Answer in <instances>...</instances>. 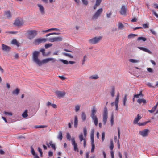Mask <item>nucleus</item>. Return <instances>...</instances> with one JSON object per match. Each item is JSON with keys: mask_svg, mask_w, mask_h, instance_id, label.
Masks as SVG:
<instances>
[{"mask_svg": "<svg viewBox=\"0 0 158 158\" xmlns=\"http://www.w3.org/2000/svg\"><path fill=\"white\" fill-rule=\"evenodd\" d=\"M110 93L111 96L112 97H114L115 94V88L114 87H112Z\"/></svg>", "mask_w": 158, "mask_h": 158, "instance_id": "nucleus-32", "label": "nucleus"}, {"mask_svg": "<svg viewBox=\"0 0 158 158\" xmlns=\"http://www.w3.org/2000/svg\"><path fill=\"white\" fill-rule=\"evenodd\" d=\"M71 136L70 134L69 133H67L66 134V138L67 139L70 141L71 140Z\"/></svg>", "mask_w": 158, "mask_h": 158, "instance_id": "nucleus-48", "label": "nucleus"}, {"mask_svg": "<svg viewBox=\"0 0 158 158\" xmlns=\"http://www.w3.org/2000/svg\"><path fill=\"white\" fill-rule=\"evenodd\" d=\"M108 112L107 108L106 107H105L104 108V110L103 114V124L105 125L106 124L107 120L108 118Z\"/></svg>", "mask_w": 158, "mask_h": 158, "instance_id": "nucleus-7", "label": "nucleus"}, {"mask_svg": "<svg viewBox=\"0 0 158 158\" xmlns=\"http://www.w3.org/2000/svg\"><path fill=\"white\" fill-rule=\"evenodd\" d=\"M94 137H90L91 139V144H94Z\"/></svg>", "mask_w": 158, "mask_h": 158, "instance_id": "nucleus-62", "label": "nucleus"}, {"mask_svg": "<svg viewBox=\"0 0 158 158\" xmlns=\"http://www.w3.org/2000/svg\"><path fill=\"white\" fill-rule=\"evenodd\" d=\"M127 94H125L124 95V98L123 101V104L124 106H125L126 105V101L127 100Z\"/></svg>", "mask_w": 158, "mask_h": 158, "instance_id": "nucleus-42", "label": "nucleus"}, {"mask_svg": "<svg viewBox=\"0 0 158 158\" xmlns=\"http://www.w3.org/2000/svg\"><path fill=\"white\" fill-rule=\"evenodd\" d=\"M94 122L95 126H97L98 123V120L96 116L91 117Z\"/></svg>", "mask_w": 158, "mask_h": 158, "instance_id": "nucleus-23", "label": "nucleus"}, {"mask_svg": "<svg viewBox=\"0 0 158 158\" xmlns=\"http://www.w3.org/2000/svg\"><path fill=\"white\" fill-rule=\"evenodd\" d=\"M48 40V39H47L41 38L35 39L33 41V43L35 45H36L40 43H44Z\"/></svg>", "mask_w": 158, "mask_h": 158, "instance_id": "nucleus-5", "label": "nucleus"}, {"mask_svg": "<svg viewBox=\"0 0 158 158\" xmlns=\"http://www.w3.org/2000/svg\"><path fill=\"white\" fill-rule=\"evenodd\" d=\"M2 50L6 51H9L10 50V48L4 44H2Z\"/></svg>", "mask_w": 158, "mask_h": 158, "instance_id": "nucleus-19", "label": "nucleus"}, {"mask_svg": "<svg viewBox=\"0 0 158 158\" xmlns=\"http://www.w3.org/2000/svg\"><path fill=\"white\" fill-rule=\"evenodd\" d=\"M138 35L135 34H129L128 36V38H133L136 36H137Z\"/></svg>", "mask_w": 158, "mask_h": 158, "instance_id": "nucleus-44", "label": "nucleus"}, {"mask_svg": "<svg viewBox=\"0 0 158 158\" xmlns=\"http://www.w3.org/2000/svg\"><path fill=\"white\" fill-rule=\"evenodd\" d=\"M149 131L148 129H144V130L139 131V134L143 137H146L148 136Z\"/></svg>", "mask_w": 158, "mask_h": 158, "instance_id": "nucleus-10", "label": "nucleus"}, {"mask_svg": "<svg viewBox=\"0 0 158 158\" xmlns=\"http://www.w3.org/2000/svg\"><path fill=\"white\" fill-rule=\"evenodd\" d=\"M11 44L17 48L19 47L20 45V43L15 39L12 40L11 42Z\"/></svg>", "mask_w": 158, "mask_h": 158, "instance_id": "nucleus-13", "label": "nucleus"}, {"mask_svg": "<svg viewBox=\"0 0 158 158\" xmlns=\"http://www.w3.org/2000/svg\"><path fill=\"white\" fill-rule=\"evenodd\" d=\"M142 40L144 41L146 40V39L143 37H139L137 39L138 40Z\"/></svg>", "mask_w": 158, "mask_h": 158, "instance_id": "nucleus-49", "label": "nucleus"}, {"mask_svg": "<svg viewBox=\"0 0 158 158\" xmlns=\"http://www.w3.org/2000/svg\"><path fill=\"white\" fill-rule=\"evenodd\" d=\"M90 137H94V130H93L92 131L91 134L90 135Z\"/></svg>", "mask_w": 158, "mask_h": 158, "instance_id": "nucleus-63", "label": "nucleus"}, {"mask_svg": "<svg viewBox=\"0 0 158 158\" xmlns=\"http://www.w3.org/2000/svg\"><path fill=\"white\" fill-rule=\"evenodd\" d=\"M80 106V105H77L75 106V111L76 112H77L79 111Z\"/></svg>", "mask_w": 158, "mask_h": 158, "instance_id": "nucleus-37", "label": "nucleus"}, {"mask_svg": "<svg viewBox=\"0 0 158 158\" xmlns=\"http://www.w3.org/2000/svg\"><path fill=\"white\" fill-rule=\"evenodd\" d=\"M78 122V120L77 117V116H75L74 119V127L75 128H77V126Z\"/></svg>", "mask_w": 158, "mask_h": 158, "instance_id": "nucleus-24", "label": "nucleus"}, {"mask_svg": "<svg viewBox=\"0 0 158 158\" xmlns=\"http://www.w3.org/2000/svg\"><path fill=\"white\" fill-rule=\"evenodd\" d=\"M49 144L52 148L54 150L56 149V148L55 147V144L53 143L52 142V141L50 142Z\"/></svg>", "mask_w": 158, "mask_h": 158, "instance_id": "nucleus-41", "label": "nucleus"}, {"mask_svg": "<svg viewBox=\"0 0 158 158\" xmlns=\"http://www.w3.org/2000/svg\"><path fill=\"white\" fill-rule=\"evenodd\" d=\"M101 1L102 0H96V5H98L99 6Z\"/></svg>", "mask_w": 158, "mask_h": 158, "instance_id": "nucleus-60", "label": "nucleus"}, {"mask_svg": "<svg viewBox=\"0 0 158 158\" xmlns=\"http://www.w3.org/2000/svg\"><path fill=\"white\" fill-rule=\"evenodd\" d=\"M110 122L111 125L112 126L113 125L114 123V115L113 114H112L111 115Z\"/></svg>", "mask_w": 158, "mask_h": 158, "instance_id": "nucleus-46", "label": "nucleus"}, {"mask_svg": "<svg viewBox=\"0 0 158 158\" xmlns=\"http://www.w3.org/2000/svg\"><path fill=\"white\" fill-rule=\"evenodd\" d=\"M138 48L149 54H151L152 53V52L150 50L145 48L143 47H138Z\"/></svg>", "mask_w": 158, "mask_h": 158, "instance_id": "nucleus-18", "label": "nucleus"}, {"mask_svg": "<svg viewBox=\"0 0 158 158\" xmlns=\"http://www.w3.org/2000/svg\"><path fill=\"white\" fill-rule=\"evenodd\" d=\"M38 149L39 152H40V156H42L43 153L42 149L40 147H38Z\"/></svg>", "mask_w": 158, "mask_h": 158, "instance_id": "nucleus-52", "label": "nucleus"}, {"mask_svg": "<svg viewBox=\"0 0 158 158\" xmlns=\"http://www.w3.org/2000/svg\"><path fill=\"white\" fill-rule=\"evenodd\" d=\"M46 106L48 107H49L50 106H51L53 108L56 109L57 108V105L55 104H52L50 102L48 101L46 104Z\"/></svg>", "mask_w": 158, "mask_h": 158, "instance_id": "nucleus-17", "label": "nucleus"}, {"mask_svg": "<svg viewBox=\"0 0 158 158\" xmlns=\"http://www.w3.org/2000/svg\"><path fill=\"white\" fill-rule=\"evenodd\" d=\"M112 15V13L110 12L109 13H107L106 14V16L107 18H109L111 17V16Z\"/></svg>", "mask_w": 158, "mask_h": 158, "instance_id": "nucleus-61", "label": "nucleus"}, {"mask_svg": "<svg viewBox=\"0 0 158 158\" xmlns=\"http://www.w3.org/2000/svg\"><path fill=\"white\" fill-rule=\"evenodd\" d=\"M48 154L49 156H52L53 155V152L52 151H49Z\"/></svg>", "mask_w": 158, "mask_h": 158, "instance_id": "nucleus-64", "label": "nucleus"}, {"mask_svg": "<svg viewBox=\"0 0 158 158\" xmlns=\"http://www.w3.org/2000/svg\"><path fill=\"white\" fill-rule=\"evenodd\" d=\"M40 53L38 51H35L32 53V59L33 61L38 66H41L42 64L47 63L49 62V58L44 59L41 61L38 58Z\"/></svg>", "mask_w": 158, "mask_h": 158, "instance_id": "nucleus-1", "label": "nucleus"}, {"mask_svg": "<svg viewBox=\"0 0 158 158\" xmlns=\"http://www.w3.org/2000/svg\"><path fill=\"white\" fill-rule=\"evenodd\" d=\"M140 95H142V97L143 96L142 92H140L139 94H135L134 95V98H139V96Z\"/></svg>", "mask_w": 158, "mask_h": 158, "instance_id": "nucleus-43", "label": "nucleus"}, {"mask_svg": "<svg viewBox=\"0 0 158 158\" xmlns=\"http://www.w3.org/2000/svg\"><path fill=\"white\" fill-rule=\"evenodd\" d=\"M114 148V144L113 142V140H111L110 141V148L111 150H112Z\"/></svg>", "mask_w": 158, "mask_h": 158, "instance_id": "nucleus-45", "label": "nucleus"}, {"mask_svg": "<svg viewBox=\"0 0 158 158\" xmlns=\"http://www.w3.org/2000/svg\"><path fill=\"white\" fill-rule=\"evenodd\" d=\"M49 62L50 61H52V63H54L56 61V59L52 57L49 58Z\"/></svg>", "mask_w": 158, "mask_h": 158, "instance_id": "nucleus-51", "label": "nucleus"}, {"mask_svg": "<svg viewBox=\"0 0 158 158\" xmlns=\"http://www.w3.org/2000/svg\"><path fill=\"white\" fill-rule=\"evenodd\" d=\"M102 11L103 9L102 8L98 9L93 15L92 18V19L93 20H96L100 16Z\"/></svg>", "mask_w": 158, "mask_h": 158, "instance_id": "nucleus-3", "label": "nucleus"}, {"mask_svg": "<svg viewBox=\"0 0 158 158\" xmlns=\"http://www.w3.org/2000/svg\"><path fill=\"white\" fill-rule=\"evenodd\" d=\"M124 25L122 24V23L119 22L118 23V29H122L124 28Z\"/></svg>", "mask_w": 158, "mask_h": 158, "instance_id": "nucleus-28", "label": "nucleus"}, {"mask_svg": "<svg viewBox=\"0 0 158 158\" xmlns=\"http://www.w3.org/2000/svg\"><path fill=\"white\" fill-rule=\"evenodd\" d=\"M147 70L148 71L151 73H152L153 72V69L150 68H147Z\"/></svg>", "mask_w": 158, "mask_h": 158, "instance_id": "nucleus-55", "label": "nucleus"}, {"mask_svg": "<svg viewBox=\"0 0 158 158\" xmlns=\"http://www.w3.org/2000/svg\"><path fill=\"white\" fill-rule=\"evenodd\" d=\"M37 6L39 8V10L42 15H44L45 13L44 8L41 5L37 4Z\"/></svg>", "mask_w": 158, "mask_h": 158, "instance_id": "nucleus-16", "label": "nucleus"}, {"mask_svg": "<svg viewBox=\"0 0 158 158\" xmlns=\"http://www.w3.org/2000/svg\"><path fill=\"white\" fill-rule=\"evenodd\" d=\"M4 16L6 18H9L10 17V11H6L4 12Z\"/></svg>", "mask_w": 158, "mask_h": 158, "instance_id": "nucleus-31", "label": "nucleus"}, {"mask_svg": "<svg viewBox=\"0 0 158 158\" xmlns=\"http://www.w3.org/2000/svg\"><path fill=\"white\" fill-rule=\"evenodd\" d=\"M87 59V56L86 55H85L83 57V59L82 60V64L83 65L85 64V62L86 60Z\"/></svg>", "mask_w": 158, "mask_h": 158, "instance_id": "nucleus-34", "label": "nucleus"}, {"mask_svg": "<svg viewBox=\"0 0 158 158\" xmlns=\"http://www.w3.org/2000/svg\"><path fill=\"white\" fill-rule=\"evenodd\" d=\"M40 51L42 53L43 55L44 56H45V50L44 49L42 48L40 49Z\"/></svg>", "mask_w": 158, "mask_h": 158, "instance_id": "nucleus-54", "label": "nucleus"}, {"mask_svg": "<svg viewBox=\"0 0 158 158\" xmlns=\"http://www.w3.org/2000/svg\"><path fill=\"white\" fill-rule=\"evenodd\" d=\"M102 11L103 9L102 8L98 9L93 15L92 18V19L93 20H96L100 16Z\"/></svg>", "mask_w": 158, "mask_h": 158, "instance_id": "nucleus-4", "label": "nucleus"}, {"mask_svg": "<svg viewBox=\"0 0 158 158\" xmlns=\"http://www.w3.org/2000/svg\"><path fill=\"white\" fill-rule=\"evenodd\" d=\"M62 54L64 56L68 57L71 58H73V56L70 53L63 52L62 53Z\"/></svg>", "mask_w": 158, "mask_h": 158, "instance_id": "nucleus-26", "label": "nucleus"}, {"mask_svg": "<svg viewBox=\"0 0 158 158\" xmlns=\"http://www.w3.org/2000/svg\"><path fill=\"white\" fill-rule=\"evenodd\" d=\"M137 102L140 104L142 102L144 104H145L147 101L146 100L144 99H139L137 100Z\"/></svg>", "mask_w": 158, "mask_h": 158, "instance_id": "nucleus-25", "label": "nucleus"}, {"mask_svg": "<svg viewBox=\"0 0 158 158\" xmlns=\"http://www.w3.org/2000/svg\"><path fill=\"white\" fill-rule=\"evenodd\" d=\"M82 119L83 121L86 119V114L84 112L82 113Z\"/></svg>", "mask_w": 158, "mask_h": 158, "instance_id": "nucleus-38", "label": "nucleus"}, {"mask_svg": "<svg viewBox=\"0 0 158 158\" xmlns=\"http://www.w3.org/2000/svg\"><path fill=\"white\" fill-rule=\"evenodd\" d=\"M63 37L62 36H59L53 38H51L48 39V40L51 42H60L62 41Z\"/></svg>", "mask_w": 158, "mask_h": 158, "instance_id": "nucleus-8", "label": "nucleus"}, {"mask_svg": "<svg viewBox=\"0 0 158 158\" xmlns=\"http://www.w3.org/2000/svg\"><path fill=\"white\" fill-rule=\"evenodd\" d=\"M60 34V33H56V32H53V33H49L48 34H47L46 35V37H47L48 36H50L51 35H53V34H55L56 35H59Z\"/></svg>", "mask_w": 158, "mask_h": 158, "instance_id": "nucleus-39", "label": "nucleus"}, {"mask_svg": "<svg viewBox=\"0 0 158 158\" xmlns=\"http://www.w3.org/2000/svg\"><path fill=\"white\" fill-rule=\"evenodd\" d=\"M79 138L81 142L83 140L84 142V140H85V138H84L83 135L82 134H81L79 135Z\"/></svg>", "mask_w": 158, "mask_h": 158, "instance_id": "nucleus-33", "label": "nucleus"}, {"mask_svg": "<svg viewBox=\"0 0 158 158\" xmlns=\"http://www.w3.org/2000/svg\"><path fill=\"white\" fill-rule=\"evenodd\" d=\"M59 61L62 62L65 64H68L69 63V62L68 61L63 59H59Z\"/></svg>", "mask_w": 158, "mask_h": 158, "instance_id": "nucleus-36", "label": "nucleus"}, {"mask_svg": "<svg viewBox=\"0 0 158 158\" xmlns=\"http://www.w3.org/2000/svg\"><path fill=\"white\" fill-rule=\"evenodd\" d=\"M96 111L97 110L95 107V106H94L92 110H91L90 116L92 117L96 116L95 114L96 112Z\"/></svg>", "mask_w": 158, "mask_h": 158, "instance_id": "nucleus-21", "label": "nucleus"}, {"mask_svg": "<svg viewBox=\"0 0 158 158\" xmlns=\"http://www.w3.org/2000/svg\"><path fill=\"white\" fill-rule=\"evenodd\" d=\"M27 34L28 39L31 40L36 36L38 32L35 30H30L27 31Z\"/></svg>", "mask_w": 158, "mask_h": 158, "instance_id": "nucleus-2", "label": "nucleus"}, {"mask_svg": "<svg viewBox=\"0 0 158 158\" xmlns=\"http://www.w3.org/2000/svg\"><path fill=\"white\" fill-rule=\"evenodd\" d=\"M27 110H26L22 114V116L24 118H25L27 117L28 116L27 114Z\"/></svg>", "mask_w": 158, "mask_h": 158, "instance_id": "nucleus-30", "label": "nucleus"}, {"mask_svg": "<svg viewBox=\"0 0 158 158\" xmlns=\"http://www.w3.org/2000/svg\"><path fill=\"white\" fill-rule=\"evenodd\" d=\"M62 137L63 136L62 132L61 131H60L59 132L58 136L57 138L58 139L61 140L62 139Z\"/></svg>", "mask_w": 158, "mask_h": 158, "instance_id": "nucleus-35", "label": "nucleus"}, {"mask_svg": "<svg viewBox=\"0 0 158 158\" xmlns=\"http://www.w3.org/2000/svg\"><path fill=\"white\" fill-rule=\"evenodd\" d=\"M34 127L36 128H44L46 127V126L45 125H36Z\"/></svg>", "mask_w": 158, "mask_h": 158, "instance_id": "nucleus-40", "label": "nucleus"}, {"mask_svg": "<svg viewBox=\"0 0 158 158\" xmlns=\"http://www.w3.org/2000/svg\"><path fill=\"white\" fill-rule=\"evenodd\" d=\"M129 62L135 63H137L139 62V60H136L132 59H130L129 60Z\"/></svg>", "mask_w": 158, "mask_h": 158, "instance_id": "nucleus-29", "label": "nucleus"}, {"mask_svg": "<svg viewBox=\"0 0 158 158\" xmlns=\"http://www.w3.org/2000/svg\"><path fill=\"white\" fill-rule=\"evenodd\" d=\"M141 117L139 115V114H138L137 115V117L135 118L134 120V123L135 124H137L138 121L141 119Z\"/></svg>", "mask_w": 158, "mask_h": 158, "instance_id": "nucleus-22", "label": "nucleus"}, {"mask_svg": "<svg viewBox=\"0 0 158 158\" xmlns=\"http://www.w3.org/2000/svg\"><path fill=\"white\" fill-rule=\"evenodd\" d=\"M126 7L124 6H123L121 7L120 13L122 15L125 16L126 15Z\"/></svg>", "mask_w": 158, "mask_h": 158, "instance_id": "nucleus-15", "label": "nucleus"}, {"mask_svg": "<svg viewBox=\"0 0 158 158\" xmlns=\"http://www.w3.org/2000/svg\"><path fill=\"white\" fill-rule=\"evenodd\" d=\"M31 153L33 155H35V154H36V153H35V152L34 151V150L33 148H32V147H31Z\"/></svg>", "mask_w": 158, "mask_h": 158, "instance_id": "nucleus-56", "label": "nucleus"}, {"mask_svg": "<svg viewBox=\"0 0 158 158\" xmlns=\"http://www.w3.org/2000/svg\"><path fill=\"white\" fill-rule=\"evenodd\" d=\"M24 22L22 19H16L14 23V24L17 26H22L24 24Z\"/></svg>", "mask_w": 158, "mask_h": 158, "instance_id": "nucleus-11", "label": "nucleus"}, {"mask_svg": "<svg viewBox=\"0 0 158 158\" xmlns=\"http://www.w3.org/2000/svg\"><path fill=\"white\" fill-rule=\"evenodd\" d=\"M119 94L118 93V94L116 98L115 102H112L111 103V106H114V105H115L116 106V110H118V104L119 102Z\"/></svg>", "mask_w": 158, "mask_h": 158, "instance_id": "nucleus-9", "label": "nucleus"}, {"mask_svg": "<svg viewBox=\"0 0 158 158\" xmlns=\"http://www.w3.org/2000/svg\"><path fill=\"white\" fill-rule=\"evenodd\" d=\"M83 132H84V136L85 137L87 135V130L86 129V127H85L83 129Z\"/></svg>", "mask_w": 158, "mask_h": 158, "instance_id": "nucleus-47", "label": "nucleus"}, {"mask_svg": "<svg viewBox=\"0 0 158 158\" xmlns=\"http://www.w3.org/2000/svg\"><path fill=\"white\" fill-rule=\"evenodd\" d=\"M55 93L58 97H63L66 94L65 92L64 91H56Z\"/></svg>", "mask_w": 158, "mask_h": 158, "instance_id": "nucleus-12", "label": "nucleus"}, {"mask_svg": "<svg viewBox=\"0 0 158 158\" xmlns=\"http://www.w3.org/2000/svg\"><path fill=\"white\" fill-rule=\"evenodd\" d=\"M71 141L72 142V144L74 146V150L75 151H77V152H78L79 150L78 149L77 145L76 143L75 140V138L74 137H73L71 139Z\"/></svg>", "mask_w": 158, "mask_h": 158, "instance_id": "nucleus-14", "label": "nucleus"}, {"mask_svg": "<svg viewBox=\"0 0 158 158\" xmlns=\"http://www.w3.org/2000/svg\"><path fill=\"white\" fill-rule=\"evenodd\" d=\"M99 78L98 75L97 74L92 75L89 77V78L91 79H97Z\"/></svg>", "mask_w": 158, "mask_h": 158, "instance_id": "nucleus-27", "label": "nucleus"}, {"mask_svg": "<svg viewBox=\"0 0 158 158\" xmlns=\"http://www.w3.org/2000/svg\"><path fill=\"white\" fill-rule=\"evenodd\" d=\"M52 44L51 43H49L45 45V47L46 48H48L52 46Z\"/></svg>", "mask_w": 158, "mask_h": 158, "instance_id": "nucleus-50", "label": "nucleus"}, {"mask_svg": "<svg viewBox=\"0 0 158 158\" xmlns=\"http://www.w3.org/2000/svg\"><path fill=\"white\" fill-rule=\"evenodd\" d=\"M83 3L85 5H86L88 4V2L87 0H82Z\"/></svg>", "mask_w": 158, "mask_h": 158, "instance_id": "nucleus-58", "label": "nucleus"}, {"mask_svg": "<svg viewBox=\"0 0 158 158\" xmlns=\"http://www.w3.org/2000/svg\"><path fill=\"white\" fill-rule=\"evenodd\" d=\"M152 11L154 15L157 18H158V14L154 10H152Z\"/></svg>", "mask_w": 158, "mask_h": 158, "instance_id": "nucleus-59", "label": "nucleus"}, {"mask_svg": "<svg viewBox=\"0 0 158 158\" xmlns=\"http://www.w3.org/2000/svg\"><path fill=\"white\" fill-rule=\"evenodd\" d=\"M92 148L91 150V152H94V149L95 146L94 144H91Z\"/></svg>", "mask_w": 158, "mask_h": 158, "instance_id": "nucleus-57", "label": "nucleus"}, {"mask_svg": "<svg viewBox=\"0 0 158 158\" xmlns=\"http://www.w3.org/2000/svg\"><path fill=\"white\" fill-rule=\"evenodd\" d=\"M102 141H103L104 139L105 138V133L104 132H103L102 133Z\"/></svg>", "mask_w": 158, "mask_h": 158, "instance_id": "nucleus-53", "label": "nucleus"}, {"mask_svg": "<svg viewBox=\"0 0 158 158\" xmlns=\"http://www.w3.org/2000/svg\"><path fill=\"white\" fill-rule=\"evenodd\" d=\"M20 92L19 89L17 88L13 90L12 92V94L14 95H18Z\"/></svg>", "mask_w": 158, "mask_h": 158, "instance_id": "nucleus-20", "label": "nucleus"}, {"mask_svg": "<svg viewBox=\"0 0 158 158\" xmlns=\"http://www.w3.org/2000/svg\"><path fill=\"white\" fill-rule=\"evenodd\" d=\"M102 37L101 36L96 37L89 40V43L92 44H95L98 43L101 40Z\"/></svg>", "mask_w": 158, "mask_h": 158, "instance_id": "nucleus-6", "label": "nucleus"}]
</instances>
